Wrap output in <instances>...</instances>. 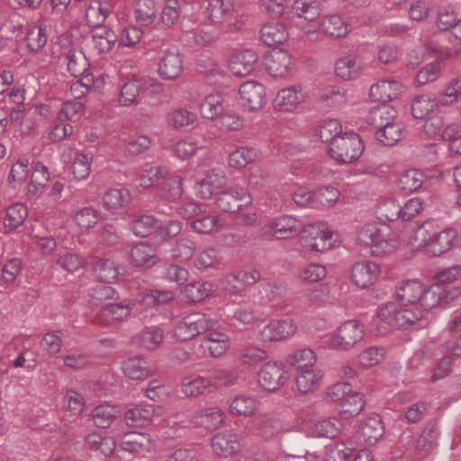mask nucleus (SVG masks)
I'll return each instance as SVG.
<instances>
[{
    "label": "nucleus",
    "instance_id": "obj_1",
    "mask_svg": "<svg viewBox=\"0 0 461 461\" xmlns=\"http://www.w3.org/2000/svg\"><path fill=\"white\" fill-rule=\"evenodd\" d=\"M460 295L461 286L446 289L439 285H429L419 279L404 280L397 287V302L382 305L373 320V325L379 335L393 328L425 326L429 312L449 303Z\"/></svg>",
    "mask_w": 461,
    "mask_h": 461
},
{
    "label": "nucleus",
    "instance_id": "obj_2",
    "mask_svg": "<svg viewBox=\"0 0 461 461\" xmlns=\"http://www.w3.org/2000/svg\"><path fill=\"white\" fill-rule=\"evenodd\" d=\"M356 242L370 250L374 257H384L400 246L391 228L376 220L363 223L356 232Z\"/></svg>",
    "mask_w": 461,
    "mask_h": 461
},
{
    "label": "nucleus",
    "instance_id": "obj_3",
    "mask_svg": "<svg viewBox=\"0 0 461 461\" xmlns=\"http://www.w3.org/2000/svg\"><path fill=\"white\" fill-rule=\"evenodd\" d=\"M299 246L304 253H323L339 245L338 234L323 223L308 224L299 234Z\"/></svg>",
    "mask_w": 461,
    "mask_h": 461
},
{
    "label": "nucleus",
    "instance_id": "obj_4",
    "mask_svg": "<svg viewBox=\"0 0 461 461\" xmlns=\"http://www.w3.org/2000/svg\"><path fill=\"white\" fill-rule=\"evenodd\" d=\"M366 335L365 325L357 320H348L340 323L329 335L327 340L330 348L349 351L360 343Z\"/></svg>",
    "mask_w": 461,
    "mask_h": 461
},
{
    "label": "nucleus",
    "instance_id": "obj_5",
    "mask_svg": "<svg viewBox=\"0 0 461 461\" xmlns=\"http://www.w3.org/2000/svg\"><path fill=\"white\" fill-rule=\"evenodd\" d=\"M364 151V144L355 132H344L341 138L335 139L330 146V157L341 163H351L358 159Z\"/></svg>",
    "mask_w": 461,
    "mask_h": 461
},
{
    "label": "nucleus",
    "instance_id": "obj_6",
    "mask_svg": "<svg viewBox=\"0 0 461 461\" xmlns=\"http://www.w3.org/2000/svg\"><path fill=\"white\" fill-rule=\"evenodd\" d=\"M216 324V320L201 312H193L183 317L176 324L173 336L181 341L190 340Z\"/></svg>",
    "mask_w": 461,
    "mask_h": 461
},
{
    "label": "nucleus",
    "instance_id": "obj_7",
    "mask_svg": "<svg viewBox=\"0 0 461 461\" xmlns=\"http://www.w3.org/2000/svg\"><path fill=\"white\" fill-rule=\"evenodd\" d=\"M290 379V374L283 363L268 361L258 373V384L267 393H276L284 387Z\"/></svg>",
    "mask_w": 461,
    "mask_h": 461
},
{
    "label": "nucleus",
    "instance_id": "obj_8",
    "mask_svg": "<svg viewBox=\"0 0 461 461\" xmlns=\"http://www.w3.org/2000/svg\"><path fill=\"white\" fill-rule=\"evenodd\" d=\"M424 202L419 197L408 200L402 207L394 200L386 201L379 206V214L385 220L393 221L402 218L410 221L422 212Z\"/></svg>",
    "mask_w": 461,
    "mask_h": 461
},
{
    "label": "nucleus",
    "instance_id": "obj_9",
    "mask_svg": "<svg viewBox=\"0 0 461 461\" xmlns=\"http://www.w3.org/2000/svg\"><path fill=\"white\" fill-rule=\"evenodd\" d=\"M307 99V92L300 85H293L277 91L273 99V107L281 113H294Z\"/></svg>",
    "mask_w": 461,
    "mask_h": 461
},
{
    "label": "nucleus",
    "instance_id": "obj_10",
    "mask_svg": "<svg viewBox=\"0 0 461 461\" xmlns=\"http://www.w3.org/2000/svg\"><path fill=\"white\" fill-rule=\"evenodd\" d=\"M238 94L240 105L250 112L259 111L267 103L266 86L255 80L242 83Z\"/></svg>",
    "mask_w": 461,
    "mask_h": 461
},
{
    "label": "nucleus",
    "instance_id": "obj_11",
    "mask_svg": "<svg viewBox=\"0 0 461 461\" xmlns=\"http://www.w3.org/2000/svg\"><path fill=\"white\" fill-rule=\"evenodd\" d=\"M297 325L291 318L271 320L259 330L262 342H279L294 337Z\"/></svg>",
    "mask_w": 461,
    "mask_h": 461
},
{
    "label": "nucleus",
    "instance_id": "obj_12",
    "mask_svg": "<svg viewBox=\"0 0 461 461\" xmlns=\"http://www.w3.org/2000/svg\"><path fill=\"white\" fill-rule=\"evenodd\" d=\"M382 273L381 266L367 259L357 261L350 269V279L360 289H367L378 281Z\"/></svg>",
    "mask_w": 461,
    "mask_h": 461
},
{
    "label": "nucleus",
    "instance_id": "obj_13",
    "mask_svg": "<svg viewBox=\"0 0 461 461\" xmlns=\"http://www.w3.org/2000/svg\"><path fill=\"white\" fill-rule=\"evenodd\" d=\"M251 203L252 196L244 188L239 187H230L216 197L217 207L224 212H241Z\"/></svg>",
    "mask_w": 461,
    "mask_h": 461
},
{
    "label": "nucleus",
    "instance_id": "obj_14",
    "mask_svg": "<svg viewBox=\"0 0 461 461\" xmlns=\"http://www.w3.org/2000/svg\"><path fill=\"white\" fill-rule=\"evenodd\" d=\"M295 61L291 53L279 49L271 51L266 58L265 68L269 76L285 78L294 73Z\"/></svg>",
    "mask_w": 461,
    "mask_h": 461
},
{
    "label": "nucleus",
    "instance_id": "obj_15",
    "mask_svg": "<svg viewBox=\"0 0 461 461\" xmlns=\"http://www.w3.org/2000/svg\"><path fill=\"white\" fill-rule=\"evenodd\" d=\"M165 412V409L160 406L139 405L128 410L124 419L127 425L131 427H143L149 423L160 425Z\"/></svg>",
    "mask_w": 461,
    "mask_h": 461
},
{
    "label": "nucleus",
    "instance_id": "obj_16",
    "mask_svg": "<svg viewBox=\"0 0 461 461\" xmlns=\"http://www.w3.org/2000/svg\"><path fill=\"white\" fill-rule=\"evenodd\" d=\"M258 59V53L254 50H239L230 56L228 68L235 77H247L254 71Z\"/></svg>",
    "mask_w": 461,
    "mask_h": 461
},
{
    "label": "nucleus",
    "instance_id": "obj_17",
    "mask_svg": "<svg viewBox=\"0 0 461 461\" xmlns=\"http://www.w3.org/2000/svg\"><path fill=\"white\" fill-rule=\"evenodd\" d=\"M434 221H426L409 233L406 247L413 252L425 251L430 255L432 238L434 237Z\"/></svg>",
    "mask_w": 461,
    "mask_h": 461
},
{
    "label": "nucleus",
    "instance_id": "obj_18",
    "mask_svg": "<svg viewBox=\"0 0 461 461\" xmlns=\"http://www.w3.org/2000/svg\"><path fill=\"white\" fill-rule=\"evenodd\" d=\"M224 411L216 405L202 408L191 415L189 422L195 428H203L206 430H215L225 420Z\"/></svg>",
    "mask_w": 461,
    "mask_h": 461
},
{
    "label": "nucleus",
    "instance_id": "obj_19",
    "mask_svg": "<svg viewBox=\"0 0 461 461\" xmlns=\"http://www.w3.org/2000/svg\"><path fill=\"white\" fill-rule=\"evenodd\" d=\"M211 447L221 457H231L241 450L240 437L229 430L218 432L212 438Z\"/></svg>",
    "mask_w": 461,
    "mask_h": 461
},
{
    "label": "nucleus",
    "instance_id": "obj_20",
    "mask_svg": "<svg viewBox=\"0 0 461 461\" xmlns=\"http://www.w3.org/2000/svg\"><path fill=\"white\" fill-rule=\"evenodd\" d=\"M183 71V58L176 50L166 51L158 64L157 73L163 80H176L181 77Z\"/></svg>",
    "mask_w": 461,
    "mask_h": 461
},
{
    "label": "nucleus",
    "instance_id": "obj_21",
    "mask_svg": "<svg viewBox=\"0 0 461 461\" xmlns=\"http://www.w3.org/2000/svg\"><path fill=\"white\" fill-rule=\"evenodd\" d=\"M122 450L132 454L151 453L155 448V442L146 433L130 431L125 433L120 442Z\"/></svg>",
    "mask_w": 461,
    "mask_h": 461
},
{
    "label": "nucleus",
    "instance_id": "obj_22",
    "mask_svg": "<svg viewBox=\"0 0 461 461\" xmlns=\"http://www.w3.org/2000/svg\"><path fill=\"white\" fill-rule=\"evenodd\" d=\"M219 376L189 375L182 379L180 386L182 393L190 398L202 395L209 387L221 385Z\"/></svg>",
    "mask_w": 461,
    "mask_h": 461
},
{
    "label": "nucleus",
    "instance_id": "obj_23",
    "mask_svg": "<svg viewBox=\"0 0 461 461\" xmlns=\"http://www.w3.org/2000/svg\"><path fill=\"white\" fill-rule=\"evenodd\" d=\"M364 68L362 59L355 54H347L339 58L334 64V71L338 77L344 81L357 79Z\"/></svg>",
    "mask_w": 461,
    "mask_h": 461
},
{
    "label": "nucleus",
    "instance_id": "obj_24",
    "mask_svg": "<svg viewBox=\"0 0 461 461\" xmlns=\"http://www.w3.org/2000/svg\"><path fill=\"white\" fill-rule=\"evenodd\" d=\"M404 91V86L398 81L381 80L371 86L369 96L375 102H389L400 97Z\"/></svg>",
    "mask_w": 461,
    "mask_h": 461
},
{
    "label": "nucleus",
    "instance_id": "obj_25",
    "mask_svg": "<svg viewBox=\"0 0 461 461\" xmlns=\"http://www.w3.org/2000/svg\"><path fill=\"white\" fill-rule=\"evenodd\" d=\"M324 379L321 368H308L300 371L295 376L296 391L301 394H310L318 390Z\"/></svg>",
    "mask_w": 461,
    "mask_h": 461
},
{
    "label": "nucleus",
    "instance_id": "obj_26",
    "mask_svg": "<svg viewBox=\"0 0 461 461\" xmlns=\"http://www.w3.org/2000/svg\"><path fill=\"white\" fill-rule=\"evenodd\" d=\"M234 12V0H207L205 16L211 23H222L232 17Z\"/></svg>",
    "mask_w": 461,
    "mask_h": 461
},
{
    "label": "nucleus",
    "instance_id": "obj_27",
    "mask_svg": "<svg viewBox=\"0 0 461 461\" xmlns=\"http://www.w3.org/2000/svg\"><path fill=\"white\" fill-rule=\"evenodd\" d=\"M434 237L432 238L430 255L440 256L449 251L457 241V231L447 228L438 231V226L434 221Z\"/></svg>",
    "mask_w": 461,
    "mask_h": 461
},
{
    "label": "nucleus",
    "instance_id": "obj_28",
    "mask_svg": "<svg viewBox=\"0 0 461 461\" xmlns=\"http://www.w3.org/2000/svg\"><path fill=\"white\" fill-rule=\"evenodd\" d=\"M317 360L316 352L308 348L295 349L285 357V363L288 367L301 371L312 368Z\"/></svg>",
    "mask_w": 461,
    "mask_h": 461
},
{
    "label": "nucleus",
    "instance_id": "obj_29",
    "mask_svg": "<svg viewBox=\"0 0 461 461\" xmlns=\"http://www.w3.org/2000/svg\"><path fill=\"white\" fill-rule=\"evenodd\" d=\"M117 36L113 31L106 27H98L93 31L89 43L96 54L108 53L115 45Z\"/></svg>",
    "mask_w": 461,
    "mask_h": 461
},
{
    "label": "nucleus",
    "instance_id": "obj_30",
    "mask_svg": "<svg viewBox=\"0 0 461 461\" xmlns=\"http://www.w3.org/2000/svg\"><path fill=\"white\" fill-rule=\"evenodd\" d=\"M268 227L274 238L283 240L298 230L299 221L292 215H280L274 218Z\"/></svg>",
    "mask_w": 461,
    "mask_h": 461
},
{
    "label": "nucleus",
    "instance_id": "obj_31",
    "mask_svg": "<svg viewBox=\"0 0 461 461\" xmlns=\"http://www.w3.org/2000/svg\"><path fill=\"white\" fill-rule=\"evenodd\" d=\"M259 408L258 401L253 397L245 394L235 396L229 406V412L236 417H252Z\"/></svg>",
    "mask_w": 461,
    "mask_h": 461
},
{
    "label": "nucleus",
    "instance_id": "obj_32",
    "mask_svg": "<svg viewBox=\"0 0 461 461\" xmlns=\"http://www.w3.org/2000/svg\"><path fill=\"white\" fill-rule=\"evenodd\" d=\"M321 31L334 38H344L350 32V25L339 14H329L320 22Z\"/></svg>",
    "mask_w": 461,
    "mask_h": 461
},
{
    "label": "nucleus",
    "instance_id": "obj_33",
    "mask_svg": "<svg viewBox=\"0 0 461 461\" xmlns=\"http://www.w3.org/2000/svg\"><path fill=\"white\" fill-rule=\"evenodd\" d=\"M85 406L86 400L81 393L74 390H68L62 401V409L65 411L64 419L68 421L76 420L83 412Z\"/></svg>",
    "mask_w": 461,
    "mask_h": 461
},
{
    "label": "nucleus",
    "instance_id": "obj_34",
    "mask_svg": "<svg viewBox=\"0 0 461 461\" xmlns=\"http://www.w3.org/2000/svg\"><path fill=\"white\" fill-rule=\"evenodd\" d=\"M260 40L267 46L285 43L289 33L285 24L281 23H268L260 29Z\"/></svg>",
    "mask_w": 461,
    "mask_h": 461
},
{
    "label": "nucleus",
    "instance_id": "obj_35",
    "mask_svg": "<svg viewBox=\"0 0 461 461\" xmlns=\"http://www.w3.org/2000/svg\"><path fill=\"white\" fill-rule=\"evenodd\" d=\"M66 60L67 68L73 77L84 75L90 67L89 59L86 57L84 49L68 50V52L61 53Z\"/></svg>",
    "mask_w": 461,
    "mask_h": 461
},
{
    "label": "nucleus",
    "instance_id": "obj_36",
    "mask_svg": "<svg viewBox=\"0 0 461 461\" xmlns=\"http://www.w3.org/2000/svg\"><path fill=\"white\" fill-rule=\"evenodd\" d=\"M86 37L82 26L75 25L68 29L58 39L61 53L68 52V50H83V44Z\"/></svg>",
    "mask_w": 461,
    "mask_h": 461
},
{
    "label": "nucleus",
    "instance_id": "obj_37",
    "mask_svg": "<svg viewBox=\"0 0 461 461\" xmlns=\"http://www.w3.org/2000/svg\"><path fill=\"white\" fill-rule=\"evenodd\" d=\"M204 344L212 357H220L230 349V336L226 332L211 330L204 338Z\"/></svg>",
    "mask_w": 461,
    "mask_h": 461
},
{
    "label": "nucleus",
    "instance_id": "obj_38",
    "mask_svg": "<svg viewBox=\"0 0 461 461\" xmlns=\"http://www.w3.org/2000/svg\"><path fill=\"white\" fill-rule=\"evenodd\" d=\"M131 262L136 267H151L158 262L156 250L145 242L135 245L131 252Z\"/></svg>",
    "mask_w": 461,
    "mask_h": 461
},
{
    "label": "nucleus",
    "instance_id": "obj_39",
    "mask_svg": "<svg viewBox=\"0 0 461 461\" xmlns=\"http://www.w3.org/2000/svg\"><path fill=\"white\" fill-rule=\"evenodd\" d=\"M93 160L94 155L91 151L76 152L70 167L73 178L77 181L86 179L90 176Z\"/></svg>",
    "mask_w": 461,
    "mask_h": 461
},
{
    "label": "nucleus",
    "instance_id": "obj_40",
    "mask_svg": "<svg viewBox=\"0 0 461 461\" xmlns=\"http://www.w3.org/2000/svg\"><path fill=\"white\" fill-rule=\"evenodd\" d=\"M225 110L224 97L221 94H211L200 104V113L204 119H218Z\"/></svg>",
    "mask_w": 461,
    "mask_h": 461
},
{
    "label": "nucleus",
    "instance_id": "obj_41",
    "mask_svg": "<svg viewBox=\"0 0 461 461\" xmlns=\"http://www.w3.org/2000/svg\"><path fill=\"white\" fill-rule=\"evenodd\" d=\"M438 429L435 424L428 425L420 435L416 443V453L420 456H426L432 453L437 447Z\"/></svg>",
    "mask_w": 461,
    "mask_h": 461
},
{
    "label": "nucleus",
    "instance_id": "obj_42",
    "mask_svg": "<svg viewBox=\"0 0 461 461\" xmlns=\"http://www.w3.org/2000/svg\"><path fill=\"white\" fill-rule=\"evenodd\" d=\"M131 201V192L126 188H113L103 196L104 206L111 211H118L126 207Z\"/></svg>",
    "mask_w": 461,
    "mask_h": 461
},
{
    "label": "nucleus",
    "instance_id": "obj_43",
    "mask_svg": "<svg viewBox=\"0 0 461 461\" xmlns=\"http://www.w3.org/2000/svg\"><path fill=\"white\" fill-rule=\"evenodd\" d=\"M131 311L132 304L130 303H105L102 307L97 320L102 325H106L108 323L106 316H110L113 321H121L127 318Z\"/></svg>",
    "mask_w": 461,
    "mask_h": 461
},
{
    "label": "nucleus",
    "instance_id": "obj_44",
    "mask_svg": "<svg viewBox=\"0 0 461 461\" xmlns=\"http://www.w3.org/2000/svg\"><path fill=\"white\" fill-rule=\"evenodd\" d=\"M164 340V331L158 327H147L135 338V343L146 350H155Z\"/></svg>",
    "mask_w": 461,
    "mask_h": 461
},
{
    "label": "nucleus",
    "instance_id": "obj_45",
    "mask_svg": "<svg viewBox=\"0 0 461 461\" xmlns=\"http://www.w3.org/2000/svg\"><path fill=\"white\" fill-rule=\"evenodd\" d=\"M260 278V273L258 270L241 271L238 274L226 276L223 281V287L231 294H238L241 290L240 285H230L231 282H240L242 286L253 285Z\"/></svg>",
    "mask_w": 461,
    "mask_h": 461
},
{
    "label": "nucleus",
    "instance_id": "obj_46",
    "mask_svg": "<svg viewBox=\"0 0 461 461\" xmlns=\"http://www.w3.org/2000/svg\"><path fill=\"white\" fill-rule=\"evenodd\" d=\"M144 360L140 357H131L122 366L125 376L131 380H144L153 375L154 371L143 365Z\"/></svg>",
    "mask_w": 461,
    "mask_h": 461
},
{
    "label": "nucleus",
    "instance_id": "obj_47",
    "mask_svg": "<svg viewBox=\"0 0 461 461\" xmlns=\"http://www.w3.org/2000/svg\"><path fill=\"white\" fill-rule=\"evenodd\" d=\"M403 125L399 120L376 130L378 141L386 146H393L402 139Z\"/></svg>",
    "mask_w": 461,
    "mask_h": 461
},
{
    "label": "nucleus",
    "instance_id": "obj_48",
    "mask_svg": "<svg viewBox=\"0 0 461 461\" xmlns=\"http://www.w3.org/2000/svg\"><path fill=\"white\" fill-rule=\"evenodd\" d=\"M134 16L138 23L142 26L151 24L157 16L155 0H138L135 4Z\"/></svg>",
    "mask_w": 461,
    "mask_h": 461
},
{
    "label": "nucleus",
    "instance_id": "obj_49",
    "mask_svg": "<svg viewBox=\"0 0 461 461\" xmlns=\"http://www.w3.org/2000/svg\"><path fill=\"white\" fill-rule=\"evenodd\" d=\"M95 275L105 283H112L122 275L123 268L111 259H100L94 267Z\"/></svg>",
    "mask_w": 461,
    "mask_h": 461
},
{
    "label": "nucleus",
    "instance_id": "obj_50",
    "mask_svg": "<svg viewBox=\"0 0 461 461\" xmlns=\"http://www.w3.org/2000/svg\"><path fill=\"white\" fill-rule=\"evenodd\" d=\"M425 175L417 169L406 170L401 174L398 185L400 189L406 193H412L419 190L424 184Z\"/></svg>",
    "mask_w": 461,
    "mask_h": 461
},
{
    "label": "nucleus",
    "instance_id": "obj_51",
    "mask_svg": "<svg viewBox=\"0 0 461 461\" xmlns=\"http://www.w3.org/2000/svg\"><path fill=\"white\" fill-rule=\"evenodd\" d=\"M365 407L363 395L352 391L340 403V415L344 419L353 418L358 415Z\"/></svg>",
    "mask_w": 461,
    "mask_h": 461
},
{
    "label": "nucleus",
    "instance_id": "obj_52",
    "mask_svg": "<svg viewBox=\"0 0 461 461\" xmlns=\"http://www.w3.org/2000/svg\"><path fill=\"white\" fill-rule=\"evenodd\" d=\"M29 214V209L23 203H15L7 209L4 218L5 229L8 231L18 228Z\"/></svg>",
    "mask_w": 461,
    "mask_h": 461
},
{
    "label": "nucleus",
    "instance_id": "obj_53",
    "mask_svg": "<svg viewBox=\"0 0 461 461\" xmlns=\"http://www.w3.org/2000/svg\"><path fill=\"white\" fill-rule=\"evenodd\" d=\"M214 291V285L211 282L198 281L187 285L184 294L190 302H201L209 297Z\"/></svg>",
    "mask_w": 461,
    "mask_h": 461
},
{
    "label": "nucleus",
    "instance_id": "obj_54",
    "mask_svg": "<svg viewBox=\"0 0 461 461\" xmlns=\"http://www.w3.org/2000/svg\"><path fill=\"white\" fill-rule=\"evenodd\" d=\"M385 349L382 347H369L357 356V365L360 368L368 369L380 364L385 357Z\"/></svg>",
    "mask_w": 461,
    "mask_h": 461
},
{
    "label": "nucleus",
    "instance_id": "obj_55",
    "mask_svg": "<svg viewBox=\"0 0 461 461\" xmlns=\"http://www.w3.org/2000/svg\"><path fill=\"white\" fill-rule=\"evenodd\" d=\"M361 437L367 444L377 442L384 434V426L379 417H370L361 426Z\"/></svg>",
    "mask_w": 461,
    "mask_h": 461
},
{
    "label": "nucleus",
    "instance_id": "obj_56",
    "mask_svg": "<svg viewBox=\"0 0 461 461\" xmlns=\"http://www.w3.org/2000/svg\"><path fill=\"white\" fill-rule=\"evenodd\" d=\"M369 120L377 130L398 121L397 111L391 105H381L371 110Z\"/></svg>",
    "mask_w": 461,
    "mask_h": 461
},
{
    "label": "nucleus",
    "instance_id": "obj_57",
    "mask_svg": "<svg viewBox=\"0 0 461 461\" xmlns=\"http://www.w3.org/2000/svg\"><path fill=\"white\" fill-rule=\"evenodd\" d=\"M438 105H440L438 100L429 95H418L412 101L411 113L413 117L422 119Z\"/></svg>",
    "mask_w": 461,
    "mask_h": 461
},
{
    "label": "nucleus",
    "instance_id": "obj_58",
    "mask_svg": "<svg viewBox=\"0 0 461 461\" xmlns=\"http://www.w3.org/2000/svg\"><path fill=\"white\" fill-rule=\"evenodd\" d=\"M343 134L342 125L338 120H324L319 125V138L322 142L329 143V147L334 142L335 139L341 138Z\"/></svg>",
    "mask_w": 461,
    "mask_h": 461
},
{
    "label": "nucleus",
    "instance_id": "obj_59",
    "mask_svg": "<svg viewBox=\"0 0 461 461\" xmlns=\"http://www.w3.org/2000/svg\"><path fill=\"white\" fill-rule=\"evenodd\" d=\"M258 151L253 148L240 147L229 156V165L234 168H243L248 164L256 161Z\"/></svg>",
    "mask_w": 461,
    "mask_h": 461
},
{
    "label": "nucleus",
    "instance_id": "obj_60",
    "mask_svg": "<svg viewBox=\"0 0 461 461\" xmlns=\"http://www.w3.org/2000/svg\"><path fill=\"white\" fill-rule=\"evenodd\" d=\"M100 212L91 206L84 207L77 212L73 217L75 224L82 230L94 228L100 221Z\"/></svg>",
    "mask_w": 461,
    "mask_h": 461
},
{
    "label": "nucleus",
    "instance_id": "obj_61",
    "mask_svg": "<svg viewBox=\"0 0 461 461\" xmlns=\"http://www.w3.org/2000/svg\"><path fill=\"white\" fill-rule=\"evenodd\" d=\"M327 273L325 266L318 263H310L299 270L297 277L303 283L314 284L323 280Z\"/></svg>",
    "mask_w": 461,
    "mask_h": 461
},
{
    "label": "nucleus",
    "instance_id": "obj_62",
    "mask_svg": "<svg viewBox=\"0 0 461 461\" xmlns=\"http://www.w3.org/2000/svg\"><path fill=\"white\" fill-rule=\"evenodd\" d=\"M314 194L316 209L331 208L337 203L340 192L336 187L326 185L315 189Z\"/></svg>",
    "mask_w": 461,
    "mask_h": 461
},
{
    "label": "nucleus",
    "instance_id": "obj_63",
    "mask_svg": "<svg viewBox=\"0 0 461 461\" xmlns=\"http://www.w3.org/2000/svg\"><path fill=\"white\" fill-rule=\"evenodd\" d=\"M321 100L328 107L340 106L348 101L347 91L341 86H328L322 91Z\"/></svg>",
    "mask_w": 461,
    "mask_h": 461
},
{
    "label": "nucleus",
    "instance_id": "obj_64",
    "mask_svg": "<svg viewBox=\"0 0 461 461\" xmlns=\"http://www.w3.org/2000/svg\"><path fill=\"white\" fill-rule=\"evenodd\" d=\"M119 415L118 408L112 405H101L94 410L93 420L97 427L107 428Z\"/></svg>",
    "mask_w": 461,
    "mask_h": 461
}]
</instances>
